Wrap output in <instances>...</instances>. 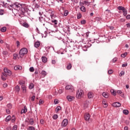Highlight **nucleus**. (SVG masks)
Instances as JSON below:
<instances>
[{
  "label": "nucleus",
  "mask_w": 130,
  "mask_h": 130,
  "mask_svg": "<svg viewBox=\"0 0 130 130\" xmlns=\"http://www.w3.org/2000/svg\"><path fill=\"white\" fill-rule=\"evenodd\" d=\"M27 53H28V50L27 49V48H22L19 51L20 57H21V58L24 57V55H25V54H27Z\"/></svg>",
  "instance_id": "1"
},
{
  "label": "nucleus",
  "mask_w": 130,
  "mask_h": 130,
  "mask_svg": "<svg viewBox=\"0 0 130 130\" xmlns=\"http://www.w3.org/2000/svg\"><path fill=\"white\" fill-rule=\"evenodd\" d=\"M83 96H84V91L81 89V88H79L76 91V98H78V99H80Z\"/></svg>",
  "instance_id": "2"
},
{
  "label": "nucleus",
  "mask_w": 130,
  "mask_h": 130,
  "mask_svg": "<svg viewBox=\"0 0 130 130\" xmlns=\"http://www.w3.org/2000/svg\"><path fill=\"white\" fill-rule=\"evenodd\" d=\"M29 9H28V6L27 5L23 4L21 5V12L22 14H25V13L28 12Z\"/></svg>",
  "instance_id": "3"
},
{
  "label": "nucleus",
  "mask_w": 130,
  "mask_h": 130,
  "mask_svg": "<svg viewBox=\"0 0 130 130\" xmlns=\"http://www.w3.org/2000/svg\"><path fill=\"white\" fill-rule=\"evenodd\" d=\"M4 73H3L4 74V76H12V71H11L10 70L8 69L7 68H4Z\"/></svg>",
  "instance_id": "4"
},
{
  "label": "nucleus",
  "mask_w": 130,
  "mask_h": 130,
  "mask_svg": "<svg viewBox=\"0 0 130 130\" xmlns=\"http://www.w3.org/2000/svg\"><path fill=\"white\" fill-rule=\"evenodd\" d=\"M66 90H68L70 91V92H74L75 88H74V86L70 85H68L65 87Z\"/></svg>",
  "instance_id": "5"
},
{
  "label": "nucleus",
  "mask_w": 130,
  "mask_h": 130,
  "mask_svg": "<svg viewBox=\"0 0 130 130\" xmlns=\"http://www.w3.org/2000/svg\"><path fill=\"white\" fill-rule=\"evenodd\" d=\"M9 6L11 7V8H13V9H14V10H16V9H19L20 8V6H19V4L18 3H15L13 4L10 5Z\"/></svg>",
  "instance_id": "6"
},
{
  "label": "nucleus",
  "mask_w": 130,
  "mask_h": 130,
  "mask_svg": "<svg viewBox=\"0 0 130 130\" xmlns=\"http://www.w3.org/2000/svg\"><path fill=\"white\" fill-rule=\"evenodd\" d=\"M68 123H69V120L68 119H64L61 123V126L66 127L68 125Z\"/></svg>",
  "instance_id": "7"
},
{
  "label": "nucleus",
  "mask_w": 130,
  "mask_h": 130,
  "mask_svg": "<svg viewBox=\"0 0 130 130\" xmlns=\"http://www.w3.org/2000/svg\"><path fill=\"white\" fill-rule=\"evenodd\" d=\"M39 20L40 22H41V23L42 24V25H43V26H45V22H46V21L45 20V18H44L43 17H39Z\"/></svg>",
  "instance_id": "8"
},
{
  "label": "nucleus",
  "mask_w": 130,
  "mask_h": 130,
  "mask_svg": "<svg viewBox=\"0 0 130 130\" xmlns=\"http://www.w3.org/2000/svg\"><path fill=\"white\" fill-rule=\"evenodd\" d=\"M112 106H113V107H120L121 104L119 102H115L112 104Z\"/></svg>",
  "instance_id": "9"
},
{
  "label": "nucleus",
  "mask_w": 130,
  "mask_h": 130,
  "mask_svg": "<svg viewBox=\"0 0 130 130\" xmlns=\"http://www.w3.org/2000/svg\"><path fill=\"white\" fill-rule=\"evenodd\" d=\"M67 99L69 101V102H72L74 99H75V97L72 96V95H68L67 96Z\"/></svg>",
  "instance_id": "10"
},
{
  "label": "nucleus",
  "mask_w": 130,
  "mask_h": 130,
  "mask_svg": "<svg viewBox=\"0 0 130 130\" xmlns=\"http://www.w3.org/2000/svg\"><path fill=\"white\" fill-rule=\"evenodd\" d=\"M14 69L15 71H20L22 69L21 66H15L14 67Z\"/></svg>",
  "instance_id": "11"
},
{
  "label": "nucleus",
  "mask_w": 130,
  "mask_h": 130,
  "mask_svg": "<svg viewBox=\"0 0 130 130\" xmlns=\"http://www.w3.org/2000/svg\"><path fill=\"white\" fill-rule=\"evenodd\" d=\"M13 58L14 59H17V58H22L20 57V54H18L17 53H15L13 54Z\"/></svg>",
  "instance_id": "12"
},
{
  "label": "nucleus",
  "mask_w": 130,
  "mask_h": 130,
  "mask_svg": "<svg viewBox=\"0 0 130 130\" xmlns=\"http://www.w3.org/2000/svg\"><path fill=\"white\" fill-rule=\"evenodd\" d=\"M88 106H89V101H86L84 103L83 107L86 109V108H87Z\"/></svg>",
  "instance_id": "13"
},
{
  "label": "nucleus",
  "mask_w": 130,
  "mask_h": 130,
  "mask_svg": "<svg viewBox=\"0 0 130 130\" xmlns=\"http://www.w3.org/2000/svg\"><path fill=\"white\" fill-rule=\"evenodd\" d=\"M11 119H12V116H11V115H8L6 118L5 121L6 122H9V121H10V120H11Z\"/></svg>",
  "instance_id": "14"
},
{
  "label": "nucleus",
  "mask_w": 130,
  "mask_h": 130,
  "mask_svg": "<svg viewBox=\"0 0 130 130\" xmlns=\"http://www.w3.org/2000/svg\"><path fill=\"white\" fill-rule=\"evenodd\" d=\"M41 75H42V77L43 78H44L47 75V73H46V72L45 71L43 70V71H42Z\"/></svg>",
  "instance_id": "15"
},
{
  "label": "nucleus",
  "mask_w": 130,
  "mask_h": 130,
  "mask_svg": "<svg viewBox=\"0 0 130 130\" xmlns=\"http://www.w3.org/2000/svg\"><path fill=\"white\" fill-rule=\"evenodd\" d=\"M27 107L24 106V109L21 110V114H23V113H26L27 112Z\"/></svg>",
  "instance_id": "16"
},
{
  "label": "nucleus",
  "mask_w": 130,
  "mask_h": 130,
  "mask_svg": "<svg viewBox=\"0 0 130 130\" xmlns=\"http://www.w3.org/2000/svg\"><path fill=\"white\" fill-rule=\"evenodd\" d=\"M34 45H35V47H36V48H38V47L39 46H40V42H39V41L36 42L35 43Z\"/></svg>",
  "instance_id": "17"
},
{
  "label": "nucleus",
  "mask_w": 130,
  "mask_h": 130,
  "mask_svg": "<svg viewBox=\"0 0 130 130\" xmlns=\"http://www.w3.org/2000/svg\"><path fill=\"white\" fill-rule=\"evenodd\" d=\"M42 60L43 62L45 63L46 62H47V58L45 56L42 57Z\"/></svg>",
  "instance_id": "18"
},
{
  "label": "nucleus",
  "mask_w": 130,
  "mask_h": 130,
  "mask_svg": "<svg viewBox=\"0 0 130 130\" xmlns=\"http://www.w3.org/2000/svg\"><path fill=\"white\" fill-rule=\"evenodd\" d=\"M7 77L8 76H5L3 73H2V75L1 76V79L3 81H6L7 80Z\"/></svg>",
  "instance_id": "19"
},
{
  "label": "nucleus",
  "mask_w": 130,
  "mask_h": 130,
  "mask_svg": "<svg viewBox=\"0 0 130 130\" xmlns=\"http://www.w3.org/2000/svg\"><path fill=\"white\" fill-rule=\"evenodd\" d=\"M102 95L105 98H108L109 97L108 93L107 92H103Z\"/></svg>",
  "instance_id": "20"
},
{
  "label": "nucleus",
  "mask_w": 130,
  "mask_h": 130,
  "mask_svg": "<svg viewBox=\"0 0 130 130\" xmlns=\"http://www.w3.org/2000/svg\"><path fill=\"white\" fill-rule=\"evenodd\" d=\"M111 93L113 96H116L117 91L114 90V89H111Z\"/></svg>",
  "instance_id": "21"
},
{
  "label": "nucleus",
  "mask_w": 130,
  "mask_h": 130,
  "mask_svg": "<svg viewBox=\"0 0 130 130\" xmlns=\"http://www.w3.org/2000/svg\"><path fill=\"white\" fill-rule=\"evenodd\" d=\"M0 31L3 32H6V31H7V27L6 26L2 27L1 28H0Z\"/></svg>",
  "instance_id": "22"
},
{
  "label": "nucleus",
  "mask_w": 130,
  "mask_h": 130,
  "mask_svg": "<svg viewBox=\"0 0 130 130\" xmlns=\"http://www.w3.org/2000/svg\"><path fill=\"white\" fill-rule=\"evenodd\" d=\"M85 119L86 121L89 120V119H90V114H87L85 116Z\"/></svg>",
  "instance_id": "23"
},
{
  "label": "nucleus",
  "mask_w": 130,
  "mask_h": 130,
  "mask_svg": "<svg viewBox=\"0 0 130 130\" xmlns=\"http://www.w3.org/2000/svg\"><path fill=\"white\" fill-rule=\"evenodd\" d=\"M22 26L25 28H29V24L27 22H24L22 24Z\"/></svg>",
  "instance_id": "24"
},
{
  "label": "nucleus",
  "mask_w": 130,
  "mask_h": 130,
  "mask_svg": "<svg viewBox=\"0 0 130 130\" xmlns=\"http://www.w3.org/2000/svg\"><path fill=\"white\" fill-rule=\"evenodd\" d=\"M88 98L91 99V98H93V93L92 92H89L87 94Z\"/></svg>",
  "instance_id": "25"
},
{
  "label": "nucleus",
  "mask_w": 130,
  "mask_h": 130,
  "mask_svg": "<svg viewBox=\"0 0 130 130\" xmlns=\"http://www.w3.org/2000/svg\"><path fill=\"white\" fill-rule=\"evenodd\" d=\"M15 91L16 92H19L20 91V86H19L18 85H17L16 86H15Z\"/></svg>",
  "instance_id": "26"
},
{
  "label": "nucleus",
  "mask_w": 130,
  "mask_h": 130,
  "mask_svg": "<svg viewBox=\"0 0 130 130\" xmlns=\"http://www.w3.org/2000/svg\"><path fill=\"white\" fill-rule=\"evenodd\" d=\"M118 10H119V11H124V10L125 9V8L124 7L122 6H119L117 8Z\"/></svg>",
  "instance_id": "27"
},
{
  "label": "nucleus",
  "mask_w": 130,
  "mask_h": 130,
  "mask_svg": "<svg viewBox=\"0 0 130 130\" xmlns=\"http://www.w3.org/2000/svg\"><path fill=\"white\" fill-rule=\"evenodd\" d=\"M22 89V91L23 92V93H26V86L23 85L21 86Z\"/></svg>",
  "instance_id": "28"
},
{
  "label": "nucleus",
  "mask_w": 130,
  "mask_h": 130,
  "mask_svg": "<svg viewBox=\"0 0 130 130\" xmlns=\"http://www.w3.org/2000/svg\"><path fill=\"white\" fill-rule=\"evenodd\" d=\"M80 9L81 12H83V13H85L86 12V8H85V7L82 6V7H80Z\"/></svg>",
  "instance_id": "29"
},
{
  "label": "nucleus",
  "mask_w": 130,
  "mask_h": 130,
  "mask_svg": "<svg viewBox=\"0 0 130 130\" xmlns=\"http://www.w3.org/2000/svg\"><path fill=\"white\" fill-rule=\"evenodd\" d=\"M70 108H66L65 110L66 114H69V113H70Z\"/></svg>",
  "instance_id": "30"
},
{
  "label": "nucleus",
  "mask_w": 130,
  "mask_h": 130,
  "mask_svg": "<svg viewBox=\"0 0 130 130\" xmlns=\"http://www.w3.org/2000/svg\"><path fill=\"white\" fill-rule=\"evenodd\" d=\"M61 109V107H60V106H57L56 108V110L55 111L56 113L58 112V111H59Z\"/></svg>",
  "instance_id": "31"
},
{
  "label": "nucleus",
  "mask_w": 130,
  "mask_h": 130,
  "mask_svg": "<svg viewBox=\"0 0 130 130\" xmlns=\"http://www.w3.org/2000/svg\"><path fill=\"white\" fill-rule=\"evenodd\" d=\"M28 88L29 89L31 90V89H33V88H34V84H33V83L29 84Z\"/></svg>",
  "instance_id": "32"
},
{
  "label": "nucleus",
  "mask_w": 130,
  "mask_h": 130,
  "mask_svg": "<svg viewBox=\"0 0 130 130\" xmlns=\"http://www.w3.org/2000/svg\"><path fill=\"white\" fill-rule=\"evenodd\" d=\"M123 113L125 115H127V114H128V110H123Z\"/></svg>",
  "instance_id": "33"
},
{
  "label": "nucleus",
  "mask_w": 130,
  "mask_h": 130,
  "mask_svg": "<svg viewBox=\"0 0 130 130\" xmlns=\"http://www.w3.org/2000/svg\"><path fill=\"white\" fill-rule=\"evenodd\" d=\"M124 71H122L119 74V77H122V76H124Z\"/></svg>",
  "instance_id": "34"
},
{
  "label": "nucleus",
  "mask_w": 130,
  "mask_h": 130,
  "mask_svg": "<svg viewBox=\"0 0 130 130\" xmlns=\"http://www.w3.org/2000/svg\"><path fill=\"white\" fill-rule=\"evenodd\" d=\"M123 15L124 16H126L127 15V11H126V9H124L123 11Z\"/></svg>",
  "instance_id": "35"
},
{
  "label": "nucleus",
  "mask_w": 130,
  "mask_h": 130,
  "mask_svg": "<svg viewBox=\"0 0 130 130\" xmlns=\"http://www.w3.org/2000/svg\"><path fill=\"white\" fill-rule=\"evenodd\" d=\"M58 118V115L57 114H55L53 116V119H57Z\"/></svg>",
  "instance_id": "36"
},
{
  "label": "nucleus",
  "mask_w": 130,
  "mask_h": 130,
  "mask_svg": "<svg viewBox=\"0 0 130 130\" xmlns=\"http://www.w3.org/2000/svg\"><path fill=\"white\" fill-rule=\"evenodd\" d=\"M29 123L30 124H31V125H33V124L34 123V120H33V119L31 118L30 120H29Z\"/></svg>",
  "instance_id": "37"
},
{
  "label": "nucleus",
  "mask_w": 130,
  "mask_h": 130,
  "mask_svg": "<svg viewBox=\"0 0 130 130\" xmlns=\"http://www.w3.org/2000/svg\"><path fill=\"white\" fill-rule=\"evenodd\" d=\"M68 15H69V11L66 10V11L64 12V16L65 17H67V16H68Z\"/></svg>",
  "instance_id": "38"
},
{
  "label": "nucleus",
  "mask_w": 130,
  "mask_h": 130,
  "mask_svg": "<svg viewBox=\"0 0 130 130\" xmlns=\"http://www.w3.org/2000/svg\"><path fill=\"white\" fill-rule=\"evenodd\" d=\"M126 55H127V53L125 52V53L122 54L121 55V57H125V56H126Z\"/></svg>",
  "instance_id": "39"
},
{
  "label": "nucleus",
  "mask_w": 130,
  "mask_h": 130,
  "mask_svg": "<svg viewBox=\"0 0 130 130\" xmlns=\"http://www.w3.org/2000/svg\"><path fill=\"white\" fill-rule=\"evenodd\" d=\"M52 23H54L55 25H57V20L56 19H54V20L51 21Z\"/></svg>",
  "instance_id": "40"
},
{
  "label": "nucleus",
  "mask_w": 130,
  "mask_h": 130,
  "mask_svg": "<svg viewBox=\"0 0 130 130\" xmlns=\"http://www.w3.org/2000/svg\"><path fill=\"white\" fill-rule=\"evenodd\" d=\"M79 6H80V7H84V6H85L84 2H80Z\"/></svg>",
  "instance_id": "41"
},
{
  "label": "nucleus",
  "mask_w": 130,
  "mask_h": 130,
  "mask_svg": "<svg viewBox=\"0 0 130 130\" xmlns=\"http://www.w3.org/2000/svg\"><path fill=\"white\" fill-rule=\"evenodd\" d=\"M50 17L51 18V19H54V18H55V15H54V13H52V14H51L50 15Z\"/></svg>",
  "instance_id": "42"
},
{
  "label": "nucleus",
  "mask_w": 130,
  "mask_h": 130,
  "mask_svg": "<svg viewBox=\"0 0 130 130\" xmlns=\"http://www.w3.org/2000/svg\"><path fill=\"white\" fill-rule=\"evenodd\" d=\"M18 128V126L17 125H14L12 128V130H17Z\"/></svg>",
  "instance_id": "43"
},
{
  "label": "nucleus",
  "mask_w": 130,
  "mask_h": 130,
  "mask_svg": "<svg viewBox=\"0 0 130 130\" xmlns=\"http://www.w3.org/2000/svg\"><path fill=\"white\" fill-rule=\"evenodd\" d=\"M34 67H30L29 68V72H30L31 73H33V72H34Z\"/></svg>",
  "instance_id": "44"
},
{
  "label": "nucleus",
  "mask_w": 130,
  "mask_h": 130,
  "mask_svg": "<svg viewBox=\"0 0 130 130\" xmlns=\"http://www.w3.org/2000/svg\"><path fill=\"white\" fill-rule=\"evenodd\" d=\"M81 25H85L86 24V21L85 20H82L81 21Z\"/></svg>",
  "instance_id": "45"
},
{
  "label": "nucleus",
  "mask_w": 130,
  "mask_h": 130,
  "mask_svg": "<svg viewBox=\"0 0 130 130\" xmlns=\"http://www.w3.org/2000/svg\"><path fill=\"white\" fill-rule=\"evenodd\" d=\"M28 130H35V128L31 126L28 127Z\"/></svg>",
  "instance_id": "46"
},
{
  "label": "nucleus",
  "mask_w": 130,
  "mask_h": 130,
  "mask_svg": "<svg viewBox=\"0 0 130 130\" xmlns=\"http://www.w3.org/2000/svg\"><path fill=\"white\" fill-rule=\"evenodd\" d=\"M7 107H8V108H9V109H12V104H8L7 105Z\"/></svg>",
  "instance_id": "47"
},
{
  "label": "nucleus",
  "mask_w": 130,
  "mask_h": 130,
  "mask_svg": "<svg viewBox=\"0 0 130 130\" xmlns=\"http://www.w3.org/2000/svg\"><path fill=\"white\" fill-rule=\"evenodd\" d=\"M112 73H113V70H109L108 71V73L109 74V75H111V74H112Z\"/></svg>",
  "instance_id": "48"
},
{
  "label": "nucleus",
  "mask_w": 130,
  "mask_h": 130,
  "mask_svg": "<svg viewBox=\"0 0 130 130\" xmlns=\"http://www.w3.org/2000/svg\"><path fill=\"white\" fill-rule=\"evenodd\" d=\"M84 5L86 6H90V3L88 1H84Z\"/></svg>",
  "instance_id": "49"
},
{
  "label": "nucleus",
  "mask_w": 130,
  "mask_h": 130,
  "mask_svg": "<svg viewBox=\"0 0 130 130\" xmlns=\"http://www.w3.org/2000/svg\"><path fill=\"white\" fill-rule=\"evenodd\" d=\"M117 60V58L115 57L112 60V62H115Z\"/></svg>",
  "instance_id": "50"
},
{
  "label": "nucleus",
  "mask_w": 130,
  "mask_h": 130,
  "mask_svg": "<svg viewBox=\"0 0 130 130\" xmlns=\"http://www.w3.org/2000/svg\"><path fill=\"white\" fill-rule=\"evenodd\" d=\"M81 18H82V14L79 13L77 15V19H81Z\"/></svg>",
  "instance_id": "51"
},
{
  "label": "nucleus",
  "mask_w": 130,
  "mask_h": 130,
  "mask_svg": "<svg viewBox=\"0 0 130 130\" xmlns=\"http://www.w3.org/2000/svg\"><path fill=\"white\" fill-rule=\"evenodd\" d=\"M54 104L56 105V104H58V100L57 99H55L54 101Z\"/></svg>",
  "instance_id": "52"
},
{
  "label": "nucleus",
  "mask_w": 130,
  "mask_h": 130,
  "mask_svg": "<svg viewBox=\"0 0 130 130\" xmlns=\"http://www.w3.org/2000/svg\"><path fill=\"white\" fill-rule=\"evenodd\" d=\"M63 92V90L61 89H60L58 90V93H59V94H61V93Z\"/></svg>",
  "instance_id": "53"
},
{
  "label": "nucleus",
  "mask_w": 130,
  "mask_h": 130,
  "mask_svg": "<svg viewBox=\"0 0 130 130\" xmlns=\"http://www.w3.org/2000/svg\"><path fill=\"white\" fill-rule=\"evenodd\" d=\"M4 13H5V11H4V10H0V15H4Z\"/></svg>",
  "instance_id": "54"
},
{
  "label": "nucleus",
  "mask_w": 130,
  "mask_h": 130,
  "mask_svg": "<svg viewBox=\"0 0 130 130\" xmlns=\"http://www.w3.org/2000/svg\"><path fill=\"white\" fill-rule=\"evenodd\" d=\"M117 94H119V95H120V94L122 93V91L120 90H118L117 91Z\"/></svg>",
  "instance_id": "55"
},
{
  "label": "nucleus",
  "mask_w": 130,
  "mask_h": 130,
  "mask_svg": "<svg viewBox=\"0 0 130 130\" xmlns=\"http://www.w3.org/2000/svg\"><path fill=\"white\" fill-rule=\"evenodd\" d=\"M39 8V5H38V4H36L35 5V9L37 10V9H38Z\"/></svg>",
  "instance_id": "56"
},
{
  "label": "nucleus",
  "mask_w": 130,
  "mask_h": 130,
  "mask_svg": "<svg viewBox=\"0 0 130 130\" xmlns=\"http://www.w3.org/2000/svg\"><path fill=\"white\" fill-rule=\"evenodd\" d=\"M52 64H54V65L56 64V61H55V60H52Z\"/></svg>",
  "instance_id": "57"
},
{
  "label": "nucleus",
  "mask_w": 130,
  "mask_h": 130,
  "mask_svg": "<svg viewBox=\"0 0 130 130\" xmlns=\"http://www.w3.org/2000/svg\"><path fill=\"white\" fill-rule=\"evenodd\" d=\"M44 102H43V101H42V100H40L39 102V105H41V104H43V103H44Z\"/></svg>",
  "instance_id": "58"
},
{
  "label": "nucleus",
  "mask_w": 130,
  "mask_h": 130,
  "mask_svg": "<svg viewBox=\"0 0 130 130\" xmlns=\"http://www.w3.org/2000/svg\"><path fill=\"white\" fill-rule=\"evenodd\" d=\"M103 104L104 105H105V106H104L105 108H106V107H107V104H106V103H105V102L103 101Z\"/></svg>",
  "instance_id": "59"
},
{
  "label": "nucleus",
  "mask_w": 130,
  "mask_h": 130,
  "mask_svg": "<svg viewBox=\"0 0 130 130\" xmlns=\"http://www.w3.org/2000/svg\"><path fill=\"white\" fill-rule=\"evenodd\" d=\"M66 69H67V70H71V69H72V66H67Z\"/></svg>",
  "instance_id": "60"
},
{
  "label": "nucleus",
  "mask_w": 130,
  "mask_h": 130,
  "mask_svg": "<svg viewBox=\"0 0 130 130\" xmlns=\"http://www.w3.org/2000/svg\"><path fill=\"white\" fill-rule=\"evenodd\" d=\"M2 53L4 55H7V54H8V52L7 51H4Z\"/></svg>",
  "instance_id": "61"
},
{
  "label": "nucleus",
  "mask_w": 130,
  "mask_h": 130,
  "mask_svg": "<svg viewBox=\"0 0 130 130\" xmlns=\"http://www.w3.org/2000/svg\"><path fill=\"white\" fill-rule=\"evenodd\" d=\"M108 28L110 29V30H113V29H114V27L112 26H109Z\"/></svg>",
  "instance_id": "62"
},
{
  "label": "nucleus",
  "mask_w": 130,
  "mask_h": 130,
  "mask_svg": "<svg viewBox=\"0 0 130 130\" xmlns=\"http://www.w3.org/2000/svg\"><path fill=\"white\" fill-rule=\"evenodd\" d=\"M54 12L52 11V10H49V14H50V15H51L52 14H53Z\"/></svg>",
  "instance_id": "63"
},
{
  "label": "nucleus",
  "mask_w": 130,
  "mask_h": 130,
  "mask_svg": "<svg viewBox=\"0 0 130 130\" xmlns=\"http://www.w3.org/2000/svg\"><path fill=\"white\" fill-rule=\"evenodd\" d=\"M3 87L4 88H7V87H8V84L7 83H4L3 84Z\"/></svg>",
  "instance_id": "64"
}]
</instances>
